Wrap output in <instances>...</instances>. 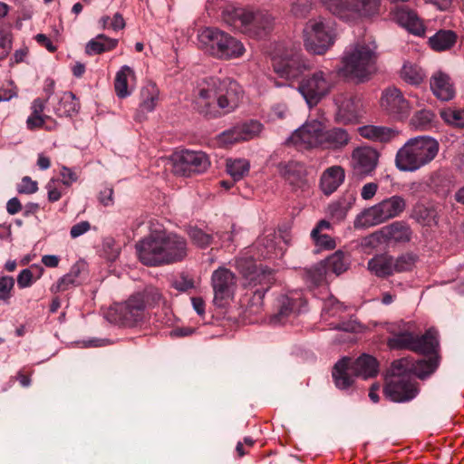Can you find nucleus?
Segmentation results:
<instances>
[{
	"label": "nucleus",
	"mask_w": 464,
	"mask_h": 464,
	"mask_svg": "<svg viewBox=\"0 0 464 464\" xmlns=\"http://www.w3.org/2000/svg\"><path fill=\"white\" fill-rule=\"evenodd\" d=\"M244 92L230 78L207 77L199 81L194 91V107L208 119H218L233 112L240 104Z\"/></svg>",
	"instance_id": "obj_1"
},
{
	"label": "nucleus",
	"mask_w": 464,
	"mask_h": 464,
	"mask_svg": "<svg viewBox=\"0 0 464 464\" xmlns=\"http://www.w3.org/2000/svg\"><path fill=\"white\" fill-rule=\"evenodd\" d=\"M140 261L148 266L170 265L183 261L188 254L187 239L163 228L150 229V234L136 243Z\"/></svg>",
	"instance_id": "obj_2"
},
{
	"label": "nucleus",
	"mask_w": 464,
	"mask_h": 464,
	"mask_svg": "<svg viewBox=\"0 0 464 464\" xmlns=\"http://www.w3.org/2000/svg\"><path fill=\"white\" fill-rule=\"evenodd\" d=\"M439 364L437 357L414 361L404 357L391 365V379L384 387V394L394 402H405L414 399L418 392L417 382L412 376L424 379L435 372Z\"/></svg>",
	"instance_id": "obj_3"
},
{
	"label": "nucleus",
	"mask_w": 464,
	"mask_h": 464,
	"mask_svg": "<svg viewBox=\"0 0 464 464\" xmlns=\"http://www.w3.org/2000/svg\"><path fill=\"white\" fill-rule=\"evenodd\" d=\"M223 20L249 38H266L274 30L275 16L266 10L233 7L223 12Z\"/></svg>",
	"instance_id": "obj_4"
},
{
	"label": "nucleus",
	"mask_w": 464,
	"mask_h": 464,
	"mask_svg": "<svg viewBox=\"0 0 464 464\" xmlns=\"http://www.w3.org/2000/svg\"><path fill=\"white\" fill-rule=\"evenodd\" d=\"M376 62L374 43H357L344 51L340 73L357 82H363L375 72Z\"/></svg>",
	"instance_id": "obj_5"
},
{
	"label": "nucleus",
	"mask_w": 464,
	"mask_h": 464,
	"mask_svg": "<svg viewBox=\"0 0 464 464\" xmlns=\"http://www.w3.org/2000/svg\"><path fill=\"white\" fill-rule=\"evenodd\" d=\"M160 297L157 289L146 288L136 293L122 303L114 304L106 312V319L115 324L133 327L145 317V308L150 302H157Z\"/></svg>",
	"instance_id": "obj_6"
},
{
	"label": "nucleus",
	"mask_w": 464,
	"mask_h": 464,
	"mask_svg": "<svg viewBox=\"0 0 464 464\" xmlns=\"http://www.w3.org/2000/svg\"><path fill=\"white\" fill-rule=\"evenodd\" d=\"M439 149L438 141L430 136L411 138L397 151L396 167L401 171H416L431 162Z\"/></svg>",
	"instance_id": "obj_7"
},
{
	"label": "nucleus",
	"mask_w": 464,
	"mask_h": 464,
	"mask_svg": "<svg viewBox=\"0 0 464 464\" xmlns=\"http://www.w3.org/2000/svg\"><path fill=\"white\" fill-rule=\"evenodd\" d=\"M378 368L377 360L369 354H362L355 360L343 357L334 364L332 376L338 389L347 390L353 384L355 377L363 379L375 377Z\"/></svg>",
	"instance_id": "obj_8"
},
{
	"label": "nucleus",
	"mask_w": 464,
	"mask_h": 464,
	"mask_svg": "<svg viewBox=\"0 0 464 464\" xmlns=\"http://www.w3.org/2000/svg\"><path fill=\"white\" fill-rule=\"evenodd\" d=\"M198 41L207 53L220 60L237 59L246 53L241 41L216 27L202 30L198 34Z\"/></svg>",
	"instance_id": "obj_9"
},
{
	"label": "nucleus",
	"mask_w": 464,
	"mask_h": 464,
	"mask_svg": "<svg viewBox=\"0 0 464 464\" xmlns=\"http://www.w3.org/2000/svg\"><path fill=\"white\" fill-rule=\"evenodd\" d=\"M334 15L346 22L379 14L380 0H320Z\"/></svg>",
	"instance_id": "obj_10"
},
{
	"label": "nucleus",
	"mask_w": 464,
	"mask_h": 464,
	"mask_svg": "<svg viewBox=\"0 0 464 464\" xmlns=\"http://www.w3.org/2000/svg\"><path fill=\"white\" fill-rule=\"evenodd\" d=\"M406 207V202L400 196H392L363 210L356 218L355 226L370 227L399 216Z\"/></svg>",
	"instance_id": "obj_11"
},
{
	"label": "nucleus",
	"mask_w": 464,
	"mask_h": 464,
	"mask_svg": "<svg viewBox=\"0 0 464 464\" xmlns=\"http://www.w3.org/2000/svg\"><path fill=\"white\" fill-rule=\"evenodd\" d=\"M334 88L332 73L329 71L317 70L304 76L297 90L309 107L316 106Z\"/></svg>",
	"instance_id": "obj_12"
},
{
	"label": "nucleus",
	"mask_w": 464,
	"mask_h": 464,
	"mask_svg": "<svg viewBox=\"0 0 464 464\" xmlns=\"http://www.w3.org/2000/svg\"><path fill=\"white\" fill-rule=\"evenodd\" d=\"M334 44V31L323 19L310 20L304 28L305 49L314 54H324Z\"/></svg>",
	"instance_id": "obj_13"
},
{
	"label": "nucleus",
	"mask_w": 464,
	"mask_h": 464,
	"mask_svg": "<svg viewBox=\"0 0 464 464\" xmlns=\"http://www.w3.org/2000/svg\"><path fill=\"white\" fill-rule=\"evenodd\" d=\"M312 63L304 56L301 49L286 50L281 56L273 59L274 72L287 81L297 80Z\"/></svg>",
	"instance_id": "obj_14"
},
{
	"label": "nucleus",
	"mask_w": 464,
	"mask_h": 464,
	"mask_svg": "<svg viewBox=\"0 0 464 464\" xmlns=\"http://www.w3.org/2000/svg\"><path fill=\"white\" fill-rule=\"evenodd\" d=\"M175 171L182 176L205 172L210 161L203 151L183 150L174 154Z\"/></svg>",
	"instance_id": "obj_15"
},
{
	"label": "nucleus",
	"mask_w": 464,
	"mask_h": 464,
	"mask_svg": "<svg viewBox=\"0 0 464 464\" xmlns=\"http://www.w3.org/2000/svg\"><path fill=\"white\" fill-rule=\"evenodd\" d=\"M214 291V304L224 307L234 296L237 288V278L234 273L226 267H218L211 276Z\"/></svg>",
	"instance_id": "obj_16"
},
{
	"label": "nucleus",
	"mask_w": 464,
	"mask_h": 464,
	"mask_svg": "<svg viewBox=\"0 0 464 464\" xmlns=\"http://www.w3.org/2000/svg\"><path fill=\"white\" fill-rule=\"evenodd\" d=\"M380 103L385 113L396 121L407 119L411 111L410 102L396 87L386 88L382 93Z\"/></svg>",
	"instance_id": "obj_17"
},
{
	"label": "nucleus",
	"mask_w": 464,
	"mask_h": 464,
	"mask_svg": "<svg viewBox=\"0 0 464 464\" xmlns=\"http://www.w3.org/2000/svg\"><path fill=\"white\" fill-rule=\"evenodd\" d=\"M323 133V123L319 121H311L297 129L287 141L298 150L322 148Z\"/></svg>",
	"instance_id": "obj_18"
},
{
	"label": "nucleus",
	"mask_w": 464,
	"mask_h": 464,
	"mask_svg": "<svg viewBox=\"0 0 464 464\" xmlns=\"http://www.w3.org/2000/svg\"><path fill=\"white\" fill-rule=\"evenodd\" d=\"M337 107L335 121L342 124L357 123L362 117L363 110L359 98L349 93H339L334 98Z\"/></svg>",
	"instance_id": "obj_19"
},
{
	"label": "nucleus",
	"mask_w": 464,
	"mask_h": 464,
	"mask_svg": "<svg viewBox=\"0 0 464 464\" xmlns=\"http://www.w3.org/2000/svg\"><path fill=\"white\" fill-rule=\"evenodd\" d=\"M244 275L246 277H250V281L255 282V285H260V287L254 291L246 307V312L249 314H258L263 309V299L265 294L275 281L273 271L268 268L260 269V272L256 274V276L253 277L251 276V273L244 272Z\"/></svg>",
	"instance_id": "obj_20"
},
{
	"label": "nucleus",
	"mask_w": 464,
	"mask_h": 464,
	"mask_svg": "<svg viewBox=\"0 0 464 464\" xmlns=\"http://www.w3.org/2000/svg\"><path fill=\"white\" fill-rule=\"evenodd\" d=\"M379 153L371 147L355 149L352 153L353 169L362 176L371 175L377 167Z\"/></svg>",
	"instance_id": "obj_21"
},
{
	"label": "nucleus",
	"mask_w": 464,
	"mask_h": 464,
	"mask_svg": "<svg viewBox=\"0 0 464 464\" xmlns=\"http://www.w3.org/2000/svg\"><path fill=\"white\" fill-rule=\"evenodd\" d=\"M305 304L306 301L301 292L295 291L290 292L288 295H281L278 298V320L283 321L291 314L300 313Z\"/></svg>",
	"instance_id": "obj_22"
},
{
	"label": "nucleus",
	"mask_w": 464,
	"mask_h": 464,
	"mask_svg": "<svg viewBox=\"0 0 464 464\" xmlns=\"http://www.w3.org/2000/svg\"><path fill=\"white\" fill-rule=\"evenodd\" d=\"M345 179L344 169L341 166L334 165L327 168L322 174L320 179V188L323 193L330 196L343 183Z\"/></svg>",
	"instance_id": "obj_23"
},
{
	"label": "nucleus",
	"mask_w": 464,
	"mask_h": 464,
	"mask_svg": "<svg viewBox=\"0 0 464 464\" xmlns=\"http://www.w3.org/2000/svg\"><path fill=\"white\" fill-rule=\"evenodd\" d=\"M412 352L428 355L436 354L439 348L438 332L434 328L428 329L422 335L413 334Z\"/></svg>",
	"instance_id": "obj_24"
},
{
	"label": "nucleus",
	"mask_w": 464,
	"mask_h": 464,
	"mask_svg": "<svg viewBox=\"0 0 464 464\" xmlns=\"http://www.w3.org/2000/svg\"><path fill=\"white\" fill-rule=\"evenodd\" d=\"M350 140L351 136L345 129L334 127L324 130L322 149L340 150L347 146Z\"/></svg>",
	"instance_id": "obj_25"
},
{
	"label": "nucleus",
	"mask_w": 464,
	"mask_h": 464,
	"mask_svg": "<svg viewBox=\"0 0 464 464\" xmlns=\"http://www.w3.org/2000/svg\"><path fill=\"white\" fill-rule=\"evenodd\" d=\"M358 131L362 138L381 143L390 142L399 135L395 129L374 125L360 127Z\"/></svg>",
	"instance_id": "obj_26"
},
{
	"label": "nucleus",
	"mask_w": 464,
	"mask_h": 464,
	"mask_svg": "<svg viewBox=\"0 0 464 464\" xmlns=\"http://www.w3.org/2000/svg\"><path fill=\"white\" fill-rule=\"evenodd\" d=\"M430 89L433 94L441 101L447 102L455 96V89L450 76L440 72L431 77Z\"/></svg>",
	"instance_id": "obj_27"
},
{
	"label": "nucleus",
	"mask_w": 464,
	"mask_h": 464,
	"mask_svg": "<svg viewBox=\"0 0 464 464\" xmlns=\"http://www.w3.org/2000/svg\"><path fill=\"white\" fill-rule=\"evenodd\" d=\"M395 18L397 22L410 33L418 36L424 35L425 27L414 11L406 7L399 8L396 11Z\"/></svg>",
	"instance_id": "obj_28"
},
{
	"label": "nucleus",
	"mask_w": 464,
	"mask_h": 464,
	"mask_svg": "<svg viewBox=\"0 0 464 464\" xmlns=\"http://www.w3.org/2000/svg\"><path fill=\"white\" fill-rule=\"evenodd\" d=\"M394 258L389 254L374 256L368 261L367 268L374 276L382 278L392 276L394 272Z\"/></svg>",
	"instance_id": "obj_29"
},
{
	"label": "nucleus",
	"mask_w": 464,
	"mask_h": 464,
	"mask_svg": "<svg viewBox=\"0 0 464 464\" xmlns=\"http://www.w3.org/2000/svg\"><path fill=\"white\" fill-rule=\"evenodd\" d=\"M135 80L136 74L132 68L128 65L121 67L114 80V90L118 98L124 99L130 95V84Z\"/></svg>",
	"instance_id": "obj_30"
},
{
	"label": "nucleus",
	"mask_w": 464,
	"mask_h": 464,
	"mask_svg": "<svg viewBox=\"0 0 464 464\" xmlns=\"http://www.w3.org/2000/svg\"><path fill=\"white\" fill-rule=\"evenodd\" d=\"M279 174L292 186H300L305 177V169L303 164L295 161L280 163Z\"/></svg>",
	"instance_id": "obj_31"
},
{
	"label": "nucleus",
	"mask_w": 464,
	"mask_h": 464,
	"mask_svg": "<svg viewBox=\"0 0 464 464\" xmlns=\"http://www.w3.org/2000/svg\"><path fill=\"white\" fill-rule=\"evenodd\" d=\"M118 43V39L111 38L104 34H100L86 44L85 53L88 55L102 54L114 50Z\"/></svg>",
	"instance_id": "obj_32"
},
{
	"label": "nucleus",
	"mask_w": 464,
	"mask_h": 464,
	"mask_svg": "<svg viewBox=\"0 0 464 464\" xmlns=\"http://www.w3.org/2000/svg\"><path fill=\"white\" fill-rule=\"evenodd\" d=\"M276 232L272 229L266 230L260 236L253 246V249L256 251V258H270L276 250Z\"/></svg>",
	"instance_id": "obj_33"
},
{
	"label": "nucleus",
	"mask_w": 464,
	"mask_h": 464,
	"mask_svg": "<svg viewBox=\"0 0 464 464\" xmlns=\"http://www.w3.org/2000/svg\"><path fill=\"white\" fill-rule=\"evenodd\" d=\"M412 218L422 226L432 227L438 224L439 211L432 204H417L413 208Z\"/></svg>",
	"instance_id": "obj_34"
},
{
	"label": "nucleus",
	"mask_w": 464,
	"mask_h": 464,
	"mask_svg": "<svg viewBox=\"0 0 464 464\" xmlns=\"http://www.w3.org/2000/svg\"><path fill=\"white\" fill-rule=\"evenodd\" d=\"M80 110V102L72 92H65L53 106L54 113L59 117H71Z\"/></svg>",
	"instance_id": "obj_35"
},
{
	"label": "nucleus",
	"mask_w": 464,
	"mask_h": 464,
	"mask_svg": "<svg viewBox=\"0 0 464 464\" xmlns=\"http://www.w3.org/2000/svg\"><path fill=\"white\" fill-rule=\"evenodd\" d=\"M82 267V263L78 262L72 265L70 271L59 278L56 284L51 287V291L53 293L64 292L78 285Z\"/></svg>",
	"instance_id": "obj_36"
},
{
	"label": "nucleus",
	"mask_w": 464,
	"mask_h": 464,
	"mask_svg": "<svg viewBox=\"0 0 464 464\" xmlns=\"http://www.w3.org/2000/svg\"><path fill=\"white\" fill-rule=\"evenodd\" d=\"M160 90L156 83L149 82L140 90V109L141 111L151 112L159 102Z\"/></svg>",
	"instance_id": "obj_37"
},
{
	"label": "nucleus",
	"mask_w": 464,
	"mask_h": 464,
	"mask_svg": "<svg viewBox=\"0 0 464 464\" xmlns=\"http://www.w3.org/2000/svg\"><path fill=\"white\" fill-rule=\"evenodd\" d=\"M457 41V34L451 30H440L429 39L434 51L441 52L451 48Z\"/></svg>",
	"instance_id": "obj_38"
},
{
	"label": "nucleus",
	"mask_w": 464,
	"mask_h": 464,
	"mask_svg": "<svg viewBox=\"0 0 464 464\" xmlns=\"http://www.w3.org/2000/svg\"><path fill=\"white\" fill-rule=\"evenodd\" d=\"M44 273L41 266L33 265L30 268L23 269L17 276V285L20 289L30 287Z\"/></svg>",
	"instance_id": "obj_39"
},
{
	"label": "nucleus",
	"mask_w": 464,
	"mask_h": 464,
	"mask_svg": "<svg viewBox=\"0 0 464 464\" xmlns=\"http://www.w3.org/2000/svg\"><path fill=\"white\" fill-rule=\"evenodd\" d=\"M413 333L404 331L393 334L387 339V345L392 350H410L412 351Z\"/></svg>",
	"instance_id": "obj_40"
},
{
	"label": "nucleus",
	"mask_w": 464,
	"mask_h": 464,
	"mask_svg": "<svg viewBox=\"0 0 464 464\" xmlns=\"http://www.w3.org/2000/svg\"><path fill=\"white\" fill-rule=\"evenodd\" d=\"M355 201V198L352 195L349 199L341 198L333 202L328 206V214L332 218L342 220L346 217L347 212Z\"/></svg>",
	"instance_id": "obj_41"
},
{
	"label": "nucleus",
	"mask_w": 464,
	"mask_h": 464,
	"mask_svg": "<svg viewBox=\"0 0 464 464\" xmlns=\"http://www.w3.org/2000/svg\"><path fill=\"white\" fill-rule=\"evenodd\" d=\"M401 76L406 82L419 85L424 81L426 74L420 66L405 63L401 69Z\"/></svg>",
	"instance_id": "obj_42"
},
{
	"label": "nucleus",
	"mask_w": 464,
	"mask_h": 464,
	"mask_svg": "<svg viewBox=\"0 0 464 464\" xmlns=\"http://www.w3.org/2000/svg\"><path fill=\"white\" fill-rule=\"evenodd\" d=\"M242 141H247L256 138L263 130V125L255 120L246 121L237 124Z\"/></svg>",
	"instance_id": "obj_43"
},
{
	"label": "nucleus",
	"mask_w": 464,
	"mask_h": 464,
	"mask_svg": "<svg viewBox=\"0 0 464 464\" xmlns=\"http://www.w3.org/2000/svg\"><path fill=\"white\" fill-rule=\"evenodd\" d=\"M249 161L245 159L228 160L227 161V171L234 181L244 178L249 172Z\"/></svg>",
	"instance_id": "obj_44"
},
{
	"label": "nucleus",
	"mask_w": 464,
	"mask_h": 464,
	"mask_svg": "<svg viewBox=\"0 0 464 464\" xmlns=\"http://www.w3.org/2000/svg\"><path fill=\"white\" fill-rule=\"evenodd\" d=\"M418 261L419 256L417 254H414L412 252L403 253L400 255L398 257L394 258V272H410L415 267Z\"/></svg>",
	"instance_id": "obj_45"
},
{
	"label": "nucleus",
	"mask_w": 464,
	"mask_h": 464,
	"mask_svg": "<svg viewBox=\"0 0 464 464\" xmlns=\"http://www.w3.org/2000/svg\"><path fill=\"white\" fill-rule=\"evenodd\" d=\"M325 270L333 272L335 275H340L347 270L348 263L345 260L344 255L341 251H336L330 256L325 261Z\"/></svg>",
	"instance_id": "obj_46"
},
{
	"label": "nucleus",
	"mask_w": 464,
	"mask_h": 464,
	"mask_svg": "<svg viewBox=\"0 0 464 464\" xmlns=\"http://www.w3.org/2000/svg\"><path fill=\"white\" fill-rule=\"evenodd\" d=\"M434 118L435 114L430 110H420L411 117L410 124L416 130H426L431 126Z\"/></svg>",
	"instance_id": "obj_47"
},
{
	"label": "nucleus",
	"mask_w": 464,
	"mask_h": 464,
	"mask_svg": "<svg viewBox=\"0 0 464 464\" xmlns=\"http://www.w3.org/2000/svg\"><path fill=\"white\" fill-rule=\"evenodd\" d=\"M411 228L401 222H394L388 227L390 238L397 242L409 241L411 239Z\"/></svg>",
	"instance_id": "obj_48"
},
{
	"label": "nucleus",
	"mask_w": 464,
	"mask_h": 464,
	"mask_svg": "<svg viewBox=\"0 0 464 464\" xmlns=\"http://www.w3.org/2000/svg\"><path fill=\"white\" fill-rule=\"evenodd\" d=\"M188 236L192 243L199 248H207L213 241V237L210 234L204 232L202 229L193 227L189 230Z\"/></svg>",
	"instance_id": "obj_49"
},
{
	"label": "nucleus",
	"mask_w": 464,
	"mask_h": 464,
	"mask_svg": "<svg viewBox=\"0 0 464 464\" xmlns=\"http://www.w3.org/2000/svg\"><path fill=\"white\" fill-rule=\"evenodd\" d=\"M14 278L11 276H0V301L8 304L13 296Z\"/></svg>",
	"instance_id": "obj_50"
},
{
	"label": "nucleus",
	"mask_w": 464,
	"mask_h": 464,
	"mask_svg": "<svg viewBox=\"0 0 464 464\" xmlns=\"http://www.w3.org/2000/svg\"><path fill=\"white\" fill-rule=\"evenodd\" d=\"M218 143L222 147H228L235 143L242 142L237 124L224 130L217 138Z\"/></svg>",
	"instance_id": "obj_51"
},
{
	"label": "nucleus",
	"mask_w": 464,
	"mask_h": 464,
	"mask_svg": "<svg viewBox=\"0 0 464 464\" xmlns=\"http://www.w3.org/2000/svg\"><path fill=\"white\" fill-rule=\"evenodd\" d=\"M441 118L449 124L462 127L464 125V118L459 110L448 108L440 111Z\"/></svg>",
	"instance_id": "obj_52"
},
{
	"label": "nucleus",
	"mask_w": 464,
	"mask_h": 464,
	"mask_svg": "<svg viewBox=\"0 0 464 464\" xmlns=\"http://www.w3.org/2000/svg\"><path fill=\"white\" fill-rule=\"evenodd\" d=\"M344 311V306L334 297H330L324 302L322 314L324 316H336Z\"/></svg>",
	"instance_id": "obj_53"
},
{
	"label": "nucleus",
	"mask_w": 464,
	"mask_h": 464,
	"mask_svg": "<svg viewBox=\"0 0 464 464\" xmlns=\"http://www.w3.org/2000/svg\"><path fill=\"white\" fill-rule=\"evenodd\" d=\"M62 185L59 179L52 178L46 184L48 200L50 202H56L62 198Z\"/></svg>",
	"instance_id": "obj_54"
},
{
	"label": "nucleus",
	"mask_w": 464,
	"mask_h": 464,
	"mask_svg": "<svg viewBox=\"0 0 464 464\" xmlns=\"http://www.w3.org/2000/svg\"><path fill=\"white\" fill-rule=\"evenodd\" d=\"M53 82H51L50 85L45 89L46 92V99L43 100L41 98H36L33 101L31 105V113L41 115V116H46L44 114V111L45 108L46 102L50 99L52 93H53Z\"/></svg>",
	"instance_id": "obj_55"
},
{
	"label": "nucleus",
	"mask_w": 464,
	"mask_h": 464,
	"mask_svg": "<svg viewBox=\"0 0 464 464\" xmlns=\"http://www.w3.org/2000/svg\"><path fill=\"white\" fill-rule=\"evenodd\" d=\"M60 176L62 178V179H60L61 185H63L66 188H70L78 180L77 173L72 169L66 166H62L60 169Z\"/></svg>",
	"instance_id": "obj_56"
},
{
	"label": "nucleus",
	"mask_w": 464,
	"mask_h": 464,
	"mask_svg": "<svg viewBox=\"0 0 464 464\" xmlns=\"http://www.w3.org/2000/svg\"><path fill=\"white\" fill-rule=\"evenodd\" d=\"M11 48V34L0 28V60H4L8 56Z\"/></svg>",
	"instance_id": "obj_57"
},
{
	"label": "nucleus",
	"mask_w": 464,
	"mask_h": 464,
	"mask_svg": "<svg viewBox=\"0 0 464 464\" xmlns=\"http://www.w3.org/2000/svg\"><path fill=\"white\" fill-rule=\"evenodd\" d=\"M38 190V183L30 177L25 176L17 186V191L20 194H34Z\"/></svg>",
	"instance_id": "obj_58"
},
{
	"label": "nucleus",
	"mask_w": 464,
	"mask_h": 464,
	"mask_svg": "<svg viewBox=\"0 0 464 464\" xmlns=\"http://www.w3.org/2000/svg\"><path fill=\"white\" fill-rule=\"evenodd\" d=\"M315 245L324 249H334L335 247V241L327 234L320 232L316 236H311Z\"/></svg>",
	"instance_id": "obj_59"
},
{
	"label": "nucleus",
	"mask_w": 464,
	"mask_h": 464,
	"mask_svg": "<svg viewBox=\"0 0 464 464\" xmlns=\"http://www.w3.org/2000/svg\"><path fill=\"white\" fill-rule=\"evenodd\" d=\"M312 7V0H296L292 5V12L296 16H304Z\"/></svg>",
	"instance_id": "obj_60"
},
{
	"label": "nucleus",
	"mask_w": 464,
	"mask_h": 464,
	"mask_svg": "<svg viewBox=\"0 0 464 464\" xmlns=\"http://www.w3.org/2000/svg\"><path fill=\"white\" fill-rule=\"evenodd\" d=\"M49 116H41L31 113L30 116L26 120L27 129L30 130H34L36 129L44 128L45 124V121L49 120Z\"/></svg>",
	"instance_id": "obj_61"
},
{
	"label": "nucleus",
	"mask_w": 464,
	"mask_h": 464,
	"mask_svg": "<svg viewBox=\"0 0 464 464\" xmlns=\"http://www.w3.org/2000/svg\"><path fill=\"white\" fill-rule=\"evenodd\" d=\"M378 190V184L375 182H369L363 185L361 190V197L364 200L372 199Z\"/></svg>",
	"instance_id": "obj_62"
},
{
	"label": "nucleus",
	"mask_w": 464,
	"mask_h": 464,
	"mask_svg": "<svg viewBox=\"0 0 464 464\" xmlns=\"http://www.w3.org/2000/svg\"><path fill=\"white\" fill-rule=\"evenodd\" d=\"M91 228V225L88 221H81L71 227L70 235L72 238H76Z\"/></svg>",
	"instance_id": "obj_63"
},
{
	"label": "nucleus",
	"mask_w": 464,
	"mask_h": 464,
	"mask_svg": "<svg viewBox=\"0 0 464 464\" xmlns=\"http://www.w3.org/2000/svg\"><path fill=\"white\" fill-rule=\"evenodd\" d=\"M34 39L41 46L45 47L50 53H54L57 50V46L54 45L50 38L44 34H36Z\"/></svg>",
	"instance_id": "obj_64"
}]
</instances>
